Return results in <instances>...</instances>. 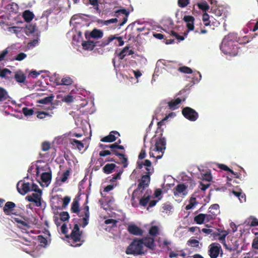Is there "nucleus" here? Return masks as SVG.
<instances>
[{"label": "nucleus", "instance_id": "3c124183", "mask_svg": "<svg viewBox=\"0 0 258 258\" xmlns=\"http://www.w3.org/2000/svg\"><path fill=\"white\" fill-rule=\"evenodd\" d=\"M70 171L69 170H67L64 171L62 174L61 177V182H65L67 179H68L69 176H70Z\"/></svg>", "mask_w": 258, "mask_h": 258}, {"label": "nucleus", "instance_id": "de8ad7c7", "mask_svg": "<svg viewBox=\"0 0 258 258\" xmlns=\"http://www.w3.org/2000/svg\"><path fill=\"white\" fill-rule=\"evenodd\" d=\"M22 112L25 116H30L34 114V109L24 107L22 109Z\"/></svg>", "mask_w": 258, "mask_h": 258}, {"label": "nucleus", "instance_id": "e433bc0d", "mask_svg": "<svg viewBox=\"0 0 258 258\" xmlns=\"http://www.w3.org/2000/svg\"><path fill=\"white\" fill-rule=\"evenodd\" d=\"M197 204L196 199L195 198H191L189 200V204L186 206L185 209L189 210V209H192V208Z\"/></svg>", "mask_w": 258, "mask_h": 258}, {"label": "nucleus", "instance_id": "412c9836", "mask_svg": "<svg viewBox=\"0 0 258 258\" xmlns=\"http://www.w3.org/2000/svg\"><path fill=\"white\" fill-rule=\"evenodd\" d=\"M142 195L139 198L137 199L139 200V204L141 206L145 207L150 202V195L148 191H147L143 197H142Z\"/></svg>", "mask_w": 258, "mask_h": 258}, {"label": "nucleus", "instance_id": "c756f323", "mask_svg": "<svg viewBox=\"0 0 258 258\" xmlns=\"http://www.w3.org/2000/svg\"><path fill=\"white\" fill-rule=\"evenodd\" d=\"M26 76L21 71L17 72L15 75V79L18 83H23L26 80Z\"/></svg>", "mask_w": 258, "mask_h": 258}, {"label": "nucleus", "instance_id": "6e6d98bb", "mask_svg": "<svg viewBox=\"0 0 258 258\" xmlns=\"http://www.w3.org/2000/svg\"><path fill=\"white\" fill-rule=\"evenodd\" d=\"M50 149V144L48 142H44L41 145V149L42 151L46 152Z\"/></svg>", "mask_w": 258, "mask_h": 258}, {"label": "nucleus", "instance_id": "a211bd4d", "mask_svg": "<svg viewBox=\"0 0 258 258\" xmlns=\"http://www.w3.org/2000/svg\"><path fill=\"white\" fill-rule=\"evenodd\" d=\"M80 205L79 203V201L77 199H74L73 202L72 204L71 211L73 213H76L79 217L83 216V211L81 210V211L80 210Z\"/></svg>", "mask_w": 258, "mask_h": 258}, {"label": "nucleus", "instance_id": "bf43d9fd", "mask_svg": "<svg viewBox=\"0 0 258 258\" xmlns=\"http://www.w3.org/2000/svg\"><path fill=\"white\" fill-rule=\"evenodd\" d=\"M11 71L8 69H3L0 72V77L2 78H4L6 77L7 74H11Z\"/></svg>", "mask_w": 258, "mask_h": 258}, {"label": "nucleus", "instance_id": "4be33fe9", "mask_svg": "<svg viewBox=\"0 0 258 258\" xmlns=\"http://www.w3.org/2000/svg\"><path fill=\"white\" fill-rule=\"evenodd\" d=\"M82 46L84 49L92 50L96 46V42L92 40L84 41L82 43Z\"/></svg>", "mask_w": 258, "mask_h": 258}, {"label": "nucleus", "instance_id": "473e14b6", "mask_svg": "<svg viewBox=\"0 0 258 258\" xmlns=\"http://www.w3.org/2000/svg\"><path fill=\"white\" fill-rule=\"evenodd\" d=\"M205 214H200L194 217V221L197 224H202L205 221Z\"/></svg>", "mask_w": 258, "mask_h": 258}, {"label": "nucleus", "instance_id": "4468645a", "mask_svg": "<svg viewBox=\"0 0 258 258\" xmlns=\"http://www.w3.org/2000/svg\"><path fill=\"white\" fill-rule=\"evenodd\" d=\"M162 133L161 134V137L156 141L155 145V149L156 151L161 152L162 154L165 152L166 140L162 137Z\"/></svg>", "mask_w": 258, "mask_h": 258}, {"label": "nucleus", "instance_id": "c03bdc74", "mask_svg": "<svg viewBox=\"0 0 258 258\" xmlns=\"http://www.w3.org/2000/svg\"><path fill=\"white\" fill-rule=\"evenodd\" d=\"M73 83V80L69 77H66L61 79V85H70Z\"/></svg>", "mask_w": 258, "mask_h": 258}, {"label": "nucleus", "instance_id": "ea45409f", "mask_svg": "<svg viewBox=\"0 0 258 258\" xmlns=\"http://www.w3.org/2000/svg\"><path fill=\"white\" fill-rule=\"evenodd\" d=\"M248 220V223L251 227L258 226V220L256 218L251 216Z\"/></svg>", "mask_w": 258, "mask_h": 258}, {"label": "nucleus", "instance_id": "6e6552de", "mask_svg": "<svg viewBox=\"0 0 258 258\" xmlns=\"http://www.w3.org/2000/svg\"><path fill=\"white\" fill-rule=\"evenodd\" d=\"M87 201L82 206V210L83 211V217L80 220L81 225L83 228L88 225L90 218L89 207L87 205Z\"/></svg>", "mask_w": 258, "mask_h": 258}, {"label": "nucleus", "instance_id": "a18cd8bd", "mask_svg": "<svg viewBox=\"0 0 258 258\" xmlns=\"http://www.w3.org/2000/svg\"><path fill=\"white\" fill-rule=\"evenodd\" d=\"M213 213H212V215L209 213L208 214H205V222H208L216 218V214H215L214 212H213Z\"/></svg>", "mask_w": 258, "mask_h": 258}, {"label": "nucleus", "instance_id": "f3484780", "mask_svg": "<svg viewBox=\"0 0 258 258\" xmlns=\"http://www.w3.org/2000/svg\"><path fill=\"white\" fill-rule=\"evenodd\" d=\"M16 205L13 202H7L5 203L4 207H3V212L6 215H10L11 214H14L17 215L16 213H13V211L15 208Z\"/></svg>", "mask_w": 258, "mask_h": 258}, {"label": "nucleus", "instance_id": "bb28decb", "mask_svg": "<svg viewBox=\"0 0 258 258\" xmlns=\"http://www.w3.org/2000/svg\"><path fill=\"white\" fill-rule=\"evenodd\" d=\"M23 18L26 22H30L34 19V14L29 10H25L23 13Z\"/></svg>", "mask_w": 258, "mask_h": 258}, {"label": "nucleus", "instance_id": "69168bd1", "mask_svg": "<svg viewBox=\"0 0 258 258\" xmlns=\"http://www.w3.org/2000/svg\"><path fill=\"white\" fill-rule=\"evenodd\" d=\"M71 201V198L69 197H65L62 199V208H65L69 204Z\"/></svg>", "mask_w": 258, "mask_h": 258}, {"label": "nucleus", "instance_id": "c9c22d12", "mask_svg": "<svg viewBox=\"0 0 258 258\" xmlns=\"http://www.w3.org/2000/svg\"><path fill=\"white\" fill-rule=\"evenodd\" d=\"M197 5L200 9L203 10V11L206 12L209 9V6L206 1L202 2L200 3H198Z\"/></svg>", "mask_w": 258, "mask_h": 258}, {"label": "nucleus", "instance_id": "49530a36", "mask_svg": "<svg viewBox=\"0 0 258 258\" xmlns=\"http://www.w3.org/2000/svg\"><path fill=\"white\" fill-rule=\"evenodd\" d=\"M187 244L192 247H197L199 246V241L196 239H189L187 242Z\"/></svg>", "mask_w": 258, "mask_h": 258}, {"label": "nucleus", "instance_id": "dca6fc26", "mask_svg": "<svg viewBox=\"0 0 258 258\" xmlns=\"http://www.w3.org/2000/svg\"><path fill=\"white\" fill-rule=\"evenodd\" d=\"M104 33L102 31L97 29V28H94L92 31L88 34L87 32L85 33V37L87 39L91 38L94 39H100L103 37Z\"/></svg>", "mask_w": 258, "mask_h": 258}, {"label": "nucleus", "instance_id": "774afa93", "mask_svg": "<svg viewBox=\"0 0 258 258\" xmlns=\"http://www.w3.org/2000/svg\"><path fill=\"white\" fill-rule=\"evenodd\" d=\"M251 247L255 249H258V238H255L251 244Z\"/></svg>", "mask_w": 258, "mask_h": 258}, {"label": "nucleus", "instance_id": "052dcab7", "mask_svg": "<svg viewBox=\"0 0 258 258\" xmlns=\"http://www.w3.org/2000/svg\"><path fill=\"white\" fill-rule=\"evenodd\" d=\"M202 19L205 23V25L208 26L210 24L209 16L206 12L203 14Z\"/></svg>", "mask_w": 258, "mask_h": 258}, {"label": "nucleus", "instance_id": "6ab92c4d", "mask_svg": "<svg viewBox=\"0 0 258 258\" xmlns=\"http://www.w3.org/2000/svg\"><path fill=\"white\" fill-rule=\"evenodd\" d=\"M127 231L130 233L134 235L141 236L143 234V231L135 225H128Z\"/></svg>", "mask_w": 258, "mask_h": 258}, {"label": "nucleus", "instance_id": "9b49d317", "mask_svg": "<svg viewBox=\"0 0 258 258\" xmlns=\"http://www.w3.org/2000/svg\"><path fill=\"white\" fill-rule=\"evenodd\" d=\"M114 40H116L118 42V43H115V45L118 46H122L123 45L124 41L123 40L122 37L121 36H117L116 35H110L107 39L104 40L102 42V44H101V46H105L108 45L109 43L112 41Z\"/></svg>", "mask_w": 258, "mask_h": 258}, {"label": "nucleus", "instance_id": "680f3d73", "mask_svg": "<svg viewBox=\"0 0 258 258\" xmlns=\"http://www.w3.org/2000/svg\"><path fill=\"white\" fill-rule=\"evenodd\" d=\"M223 246L226 249L229 250L230 251H232L236 250L238 248V245L236 244L233 246H228L226 244L225 242H224V243H223Z\"/></svg>", "mask_w": 258, "mask_h": 258}, {"label": "nucleus", "instance_id": "864d4df0", "mask_svg": "<svg viewBox=\"0 0 258 258\" xmlns=\"http://www.w3.org/2000/svg\"><path fill=\"white\" fill-rule=\"evenodd\" d=\"M250 41V38L248 36H244L241 38H238L237 42L239 44H246Z\"/></svg>", "mask_w": 258, "mask_h": 258}, {"label": "nucleus", "instance_id": "13d9d810", "mask_svg": "<svg viewBox=\"0 0 258 258\" xmlns=\"http://www.w3.org/2000/svg\"><path fill=\"white\" fill-rule=\"evenodd\" d=\"M26 200H27L28 201L30 202H33L35 204L36 206L37 207H39L41 205V201H35L33 198V197L32 196H28L26 197Z\"/></svg>", "mask_w": 258, "mask_h": 258}, {"label": "nucleus", "instance_id": "338daca9", "mask_svg": "<svg viewBox=\"0 0 258 258\" xmlns=\"http://www.w3.org/2000/svg\"><path fill=\"white\" fill-rule=\"evenodd\" d=\"M112 152L111 151H110L109 150H103L102 151H100L99 153V156L101 157H105L107 155H110L111 154Z\"/></svg>", "mask_w": 258, "mask_h": 258}, {"label": "nucleus", "instance_id": "58836bf2", "mask_svg": "<svg viewBox=\"0 0 258 258\" xmlns=\"http://www.w3.org/2000/svg\"><path fill=\"white\" fill-rule=\"evenodd\" d=\"M178 71L186 74H191L193 72L191 68L186 66L179 67Z\"/></svg>", "mask_w": 258, "mask_h": 258}, {"label": "nucleus", "instance_id": "2f4dec72", "mask_svg": "<svg viewBox=\"0 0 258 258\" xmlns=\"http://www.w3.org/2000/svg\"><path fill=\"white\" fill-rule=\"evenodd\" d=\"M54 98L53 95H50L49 96L46 97L43 99L38 100L39 103H42V104H48V103H51Z\"/></svg>", "mask_w": 258, "mask_h": 258}, {"label": "nucleus", "instance_id": "aec40b11", "mask_svg": "<svg viewBox=\"0 0 258 258\" xmlns=\"http://www.w3.org/2000/svg\"><path fill=\"white\" fill-rule=\"evenodd\" d=\"M183 20L186 23V27L188 31H193L194 30V21L195 19L191 16H184Z\"/></svg>", "mask_w": 258, "mask_h": 258}, {"label": "nucleus", "instance_id": "0eeeda50", "mask_svg": "<svg viewBox=\"0 0 258 258\" xmlns=\"http://www.w3.org/2000/svg\"><path fill=\"white\" fill-rule=\"evenodd\" d=\"M184 99L182 100L179 98H177L175 99L172 100L167 103L166 102H163L161 104L160 107L158 109V110L161 111L163 109H165L167 107V105L168 106L169 109L171 110H174L175 109H178L179 107L178 106L180 104L182 101H184Z\"/></svg>", "mask_w": 258, "mask_h": 258}, {"label": "nucleus", "instance_id": "b1692460", "mask_svg": "<svg viewBox=\"0 0 258 258\" xmlns=\"http://www.w3.org/2000/svg\"><path fill=\"white\" fill-rule=\"evenodd\" d=\"M51 201H52V206H54L55 209H61L59 204L62 201L61 196L58 195L54 196L52 197Z\"/></svg>", "mask_w": 258, "mask_h": 258}, {"label": "nucleus", "instance_id": "a878e982", "mask_svg": "<svg viewBox=\"0 0 258 258\" xmlns=\"http://www.w3.org/2000/svg\"><path fill=\"white\" fill-rule=\"evenodd\" d=\"M41 179L42 181L46 184H48L51 180V171L43 172L41 175Z\"/></svg>", "mask_w": 258, "mask_h": 258}, {"label": "nucleus", "instance_id": "72a5a7b5", "mask_svg": "<svg viewBox=\"0 0 258 258\" xmlns=\"http://www.w3.org/2000/svg\"><path fill=\"white\" fill-rule=\"evenodd\" d=\"M14 220L16 222L18 223V224H20L21 225L22 228L27 229H29L30 228L29 224L28 222L19 219L18 218H14Z\"/></svg>", "mask_w": 258, "mask_h": 258}, {"label": "nucleus", "instance_id": "8fccbe9b", "mask_svg": "<svg viewBox=\"0 0 258 258\" xmlns=\"http://www.w3.org/2000/svg\"><path fill=\"white\" fill-rule=\"evenodd\" d=\"M159 232V229L157 226H152L149 229V234L152 236H156Z\"/></svg>", "mask_w": 258, "mask_h": 258}, {"label": "nucleus", "instance_id": "09e8293b", "mask_svg": "<svg viewBox=\"0 0 258 258\" xmlns=\"http://www.w3.org/2000/svg\"><path fill=\"white\" fill-rule=\"evenodd\" d=\"M201 179L203 181H206L208 182H210L212 180V177L210 172H207L204 174H202V178Z\"/></svg>", "mask_w": 258, "mask_h": 258}, {"label": "nucleus", "instance_id": "393cba45", "mask_svg": "<svg viewBox=\"0 0 258 258\" xmlns=\"http://www.w3.org/2000/svg\"><path fill=\"white\" fill-rule=\"evenodd\" d=\"M143 240L144 245L150 249H153L155 246L154 240L153 238L150 237H145L142 239Z\"/></svg>", "mask_w": 258, "mask_h": 258}, {"label": "nucleus", "instance_id": "f03ea898", "mask_svg": "<svg viewBox=\"0 0 258 258\" xmlns=\"http://www.w3.org/2000/svg\"><path fill=\"white\" fill-rule=\"evenodd\" d=\"M152 172H147L146 174L142 175L140 182L133 193V200L135 198H139L143 194L144 190L149 186L150 181V174Z\"/></svg>", "mask_w": 258, "mask_h": 258}, {"label": "nucleus", "instance_id": "0e129e2a", "mask_svg": "<svg viewBox=\"0 0 258 258\" xmlns=\"http://www.w3.org/2000/svg\"><path fill=\"white\" fill-rule=\"evenodd\" d=\"M117 221L113 219H107L105 221L106 224H112V227H116Z\"/></svg>", "mask_w": 258, "mask_h": 258}, {"label": "nucleus", "instance_id": "4d7b16f0", "mask_svg": "<svg viewBox=\"0 0 258 258\" xmlns=\"http://www.w3.org/2000/svg\"><path fill=\"white\" fill-rule=\"evenodd\" d=\"M59 215L60 219L62 221H66L67 220H68L70 218L69 214L67 212H62L60 213Z\"/></svg>", "mask_w": 258, "mask_h": 258}, {"label": "nucleus", "instance_id": "a19ab883", "mask_svg": "<svg viewBox=\"0 0 258 258\" xmlns=\"http://www.w3.org/2000/svg\"><path fill=\"white\" fill-rule=\"evenodd\" d=\"M118 21V20L117 18L111 19L108 20H99L98 22L101 23V24L105 25H108L111 23H117Z\"/></svg>", "mask_w": 258, "mask_h": 258}, {"label": "nucleus", "instance_id": "39448f33", "mask_svg": "<svg viewBox=\"0 0 258 258\" xmlns=\"http://www.w3.org/2000/svg\"><path fill=\"white\" fill-rule=\"evenodd\" d=\"M82 234V231H80L78 225L77 224H75L74 228L71 233L70 235H66V237L70 238V239L72 241L73 244L77 242H80V243H78L76 245H73L72 244L71 245L73 246H80L84 242V240H81Z\"/></svg>", "mask_w": 258, "mask_h": 258}, {"label": "nucleus", "instance_id": "2eb2a0df", "mask_svg": "<svg viewBox=\"0 0 258 258\" xmlns=\"http://www.w3.org/2000/svg\"><path fill=\"white\" fill-rule=\"evenodd\" d=\"M120 136V133L116 131H112L110 132L108 136L101 139L103 142H113Z\"/></svg>", "mask_w": 258, "mask_h": 258}, {"label": "nucleus", "instance_id": "37998d69", "mask_svg": "<svg viewBox=\"0 0 258 258\" xmlns=\"http://www.w3.org/2000/svg\"><path fill=\"white\" fill-rule=\"evenodd\" d=\"M144 165L146 167V169L147 172H152L153 171V168L152 167L151 162L149 159H146L144 162Z\"/></svg>", "mask_w": 258, "mask_h": 258}, {"label": "nucleus", "instance_id": "603ef678", "mask_svg": "<svg viewBox=\"0 0 258 258\" xmlns=\"http://www.w3.org/2000/svg\"><path fill=\"white\" fill-rule=\"evenodd\" d=\"M190 3V0H178L177 5L179 7L184 8L186 7Z\"/></svg>", "mask_w": 258, "mask_h": 258}, {"label": "nucleus", "instance_id": "ddd939ff", "mask_svg": "<svg viewBox=\"0 0 258 258\" xmlns=\"http://www.w3.org/2000/svg\"><path fill=\"white\" fill-rule=\"evenodd\" d=\"M18 191L21 195H25L31 190L30 184L29 182H24L19 181L17 185Z\"/></svg>", "mask_w": 258, "mask_h": 258}, {"label": "nucleus", "instance_id": "1a4fd4ad", "mask_svg": "<svg viewBox=\"0 0 258 258\" xmlns=\"http://www.w3.org/2000/svg\"><path fill=\"white\" fill-rule=\"evenodd\" d=\"M222 250L221 246L218 243H212L209 246L208 254L211 258H217Z\"/></svg>", "mask_w": 258, "mask_h": 258}, {"label": "nucleus", "instance_id": "f8f14e48", "mask_svg": "<svg viewBox=\"0 0 258 258\" xmlns=\"http://www.w3.org/2000/svg\"><path fill=\"white\" fill-rule=\"evenodd\" d=\"M187 187L188 186L185 185L184 184H178L173 189V194L175 196H186L187 194Z\"/></svg>", "mask_w": 258, "mask_h": 258}, {"label": "nucleus", "instance_id": "7c9ffc66", "mask_svg": "<svg viewBox=\"0 0 258 258\" xmlns=\"http://www.w3.org/2000/svg\"><path fill=\"white\" fill-rule=\"evenodd\" d=\"M214 212L216 214V216L220 213L219 205L217 204H214L212 205L209 208L208 213L212 215V213Z\"/></svg>", "mask_w": 258, "mask_h": 258}, {"label": "nucleus", "instance_id": "f704fd0d", "mask_svg": "<svg viewBox=\"0 0 258 258\" xmlns=\"http://www.w3.org/2000/svg\"><path fill=\"white\" fill-rule=\"evenodd\" d=\"M7 91L2 87H0V101H4L8 98Z\"/></svg>", "mask_w": 258, "mask_h": 258}, {"label": "nucleus", "instance_id": "79ce46f5", "mask_svg": "<svg viewBox=\"0 0 258 258\" xmlns=\"http://www.w3.org/2000/svg\"><path fill=\"white\" fill-rule=\"evenodd\" d=\"M35 30V27L32 25H29L25 27V33L29 35L32 34Z\"/></svg>", "mask_w": 258, "mask_h": 258}, {"label": "nucleus", "instance_id": "20e7f679", "mask_svg": "<svg viewBox=\"0 0 258 258\" xmlns=\"http://www.w3.org/2000/svg\"><path fill=\"white\" fill-rule=\"evenodd\" d=\"M109 149L111 150L113 154L118 157L119 160L118 164H121L124 168L127 167L128 166L127 158L123 153H120L117 151V150H120L124 152V147L122 145L117 144H112L109 146Z\"/></svg>", "mask_w": 258, "mask_h": 258}, {"label": "nucleus", "instance_id": "4c0bfd02", "mask_svg": "<svg viewBox=\"0 0 258 258\" xmlns=\"http://www.w3.org/2000/svg\"><path fill=\"white\" fill-rule=\"evenodd\" d=\"M130 47L126 46L122 48V49L120 51V52L118 54V56L119 57V59L122 60L126 55V52L130 49Z\"/></svg>", "mask_w": 258, "mask_h": 258}, {"label": "nucleus", "instance_id": "423d86ee", "mask_svg": "<svg viewBox=\"0 0 258 258\" xmlns=\"http://www.w3.org/2000/svg\"><path fill=\"white\" fill-rule=\"evenodd\" d=\"M181 112L184 117L190 121H195L199 117L198 113L194 109L189 107L183 108Z\"/></svg>", "mask_w": 258, "mask_h": 258}, {"label": "nucleus", "instance_id": "7ed1b4c3", "mask_svg": "<svg viewBox=\"0 0 258 258\" xmlns=\"http://www.w3.org/2000/svg\"><path fill=\"white\" fill-rule=\"evenodd\" d=\"M125 252L127 254H144V243L143 239L135 238L126 248Z\"/></svg>", "mask_w": 258, "mask_h": 258}, {"label": "nucleus", "instance_id": "9d476101", "mask_svg": "<svg viewBox=\"0 0 258 258\" xmlns=\"http://www.w3.org/2000/svg\"><path fill=\"white\" fill-rule=\"evenodd\" d=\"M129 14L130 12L125 9H119L115 12L114 16L119 18L120 21L122 20V22L119 25L120 26H121L126 22Z\"/></svg>", "mask_w": 258, "mask_h": 258}, {"label": "nucleus", "instance_id": "f257e3e1", "mask_svg": "<svg viewBox=\"0 0 258 258\" xmlns=\"http://www.w3.org/2000/svg\"><path fill=\"white\" fill-rule=\"evenodd\" d=\"M235 38H236V34H229L223 38L221 49L224 53L234 56L237 55L238 52L237 41L233 40Z\"/></svg>", "mask_w": 258, "mask_h": 258}, {"label": "nucleus", "instance_id": "c85d7f7f", "mask_svg": "<svg viewBox=\"0 0 258 258\" xmlns=\"http://www.w3.org/2000/svg\"><path fill=\"white\" fill-rule=\"evenodd\" d=\"M70 142L73 146L76 147L79 151L82 150L84 148L83 143L76 139H71Z\"/></svg>", "mask_w": 258, "mask_h": 258}, {"label": "nucleus", "instance_id": "5701e85b", "mask_svg": "<svg viewBox=\"0 0 258 258\" xmlns=\"http://www.w3.org/2000/svg\"><path fill=\"white\" fill-rule=\"evenodd\" d=\"M210 12L216 17H220L224 13V9L222 7L215 5L211 7Z\"/></svg>", "mask_w": 258, "mask_h": 258}, {"label": "nucleus", "instance_id": "5fc2aeb1", "mask_svg": "<svg viewBox=\"0 0 258 258\" xmlns=\"http://www.w3.org/2000/svg\"><path fill=\"white\" fill-rule=\"evenodd\" d=\"M51 115L49 114L48 112L45 111H38L37 117L38 118H45L46 116L50 117Z\"/></svg>", "mask_w": 258, "mask_h": 258}, {"label": "nucleus", "instance_id": "cd10ccee", "mask_svg": "<svg viewBox=\"0 0 258 258\" xmlns=\"http://www.w3.org/2000/svg\"><path fill=\"white\" fill-rule=\"evenodd\" d=\"M116 167L114 163H107L103 167V171L106 174H109L113 172Z\"/></svg>", "mask_w": 258, "mask_h": 258}, {"label": "nucleus", "instance_id": "e2e57ef3", "mask_svg": "<svg viewBox=\"0 0 258 258\" xmlns=\"http://www.w3.org/2000/svg\"><path fill=\"white\" fill-rule=\"evenodd\" d=\"M27 57V54L24 52L19 53L15 57V60L18 61H22Z\"/></svg>", "mask_w": 258, "mask_h": 258}]
</instances>
